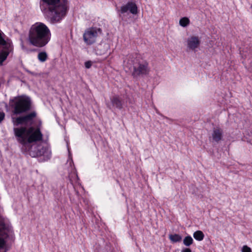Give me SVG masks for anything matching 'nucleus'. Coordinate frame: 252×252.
Wrapping results in <instances>:
<instances>
[{"instance_id": "1", "label": "nucleus", "mask_w": 252, "mask_h": 252, "mask_svg": "<svg viewBox=\"0 0 252 252\" xmlns=\"http://www.w3.org/2000/svg\"><path fill=\"white\" fill-rule=\"evenodd\" d=\"M39 7L42 13L52 23L60 22L66 15L69 4L68 0H40Z\"/></svg>"}, {"instance_id": "2", "label": "nucleus", "mask_w": 252, "mask_h": 252, "mask_svg": "<svg viewBox=\"0 0 252 252\" xmlns=\"http://www.w3.org/2000/svg\"><path fill=\"white\" fill-rule=\"evenodd\" d=\"M51 38V32L49 27L42 22H37L30 27L27 39L31 45L43 47L48 44Z\"/></svg>"}, {"instance_id": "3", "label": "nucleus", "mask_w": 252, "mask_h": 252, "mask_svg": "<svg viewBox=\"0 0 252 252\" xmlns=\"http://www.w3.org/2000/svg\"><path fill=\"white\" fill-rule=\"evenodd\" d=\"M13 131L17 141L23 145L42 139L43 135L40 129L33 126L29 128L22 126H15Z\"/></svg>"}, {"instance_id": "4", "label": "nucleus", "mask_w": 252, "mask_h": 252, "mask_svg": "<svg viewBox=\"0 0 252 252\" xmlns=\"http://www.w3.org/2000/svg\"><path fill=\"white\" fill-rule=\"evenodd\" d=\"M9 105L13 115L21 114L31 109L32 101L28 96H19L10 99Z\"/></svg>"}, {"instance_id": "5", "label": "nucleus", "mask_w": 252, "mask_h": 252, "mask_svg": "<svg viewBox=\"0 0 252 252\" xmlns=\"http://www.w3.org/2000/svg\"><path fill=\"white\" fill-rule=\"evenodd\" d=\"M13 50L11 40L0 30V65L6 60L9 54L13 53Z\"/></svg>"}, {"instance_id": "6", "label": "nucleus", "mask_w": 252, "mask_h": 252, "mask_svg": "<svg viewBox=\"0 0 252 252\" xmlns=\"http://www.w3.org/2000/svg\"><path fill=\"white\" fill-rule=\"evenodd\" d=\"M37 113L35 111L22 116L15 117H11L12 122L14 126H17L20 125H32L33 123V120L36 118Z\"/></svg>"}, {"instance_id": "7", "label": "nucleus", "mask_w": 252, "mask_h": 252, "mask_svg": "<svg viewBox=\"0 0 252 252\" xmlns=\"http://www.w3.org/2000/svg\"><path fill=\"white\" fill-rule=\"evenodd\" d=\"M101 30L95 27H91L86 29L83 34V39L87 45H92L96 40V38Z\"/></svg>"}, {"instance_id": "8", "label": "nucleus", "mask_w": 252, "mask_h": 252, "mask_svg": "<svg viewBox=\"0 0 252 252\" xmlns=\"http://www.w3.org/2000/svg\"><path fill=\"white\" fill-rule=\"evenodd\" d=\"M10 232V229L0 219V252H6L4 248L5 239L8 237Z\"/></svg>"}, {"instance_id": "9", "label": "nucleus", "mask_w": 252, "mask_h": 252, "mask_svg": "<svg viewBox=\"0 0 252 252\" xmlns=\"http://www.w3.org/2000/svg\"><path fill=\"white\" fill-rule=\"evenodd\" d=\"M133 69L135 73L146 74L149 71L148 63L146 61L138 58L134 62Z\"/></svg>"}, {"instance_id": "10", "label": "nucleus", "mask_w": 252, "mask_h": 252, "mask_svg": "<svg viewBox=\"0 0 252 252\" xmlns=\"http://www.w3.org/2000/svg\"><path fill=\"white\" fill-rule=\"evenodd\" d=\"M187 48L191 51H195L199 47L201 41L196 36H190L186 40Z\"/></svg>"}, {"instance_id": "11", "label": "nucleus", "mask_w": 252, "mask_h": 252, "mask_svg": "<svg viewBox=\"0 0 252 252\" xmlns=\"http://www.w3.org/2000/svg\"><path fill=\"white\" fill-rule=\"evenodd\" d=\"M129 11L133 15H136L138 13V8L136 4L131 1L128 2L126 4L122 5L120 8V12L122 14Z\"/></svg>"}, {"instance_id": "12", "label": "nucleus", "mask_w": 252, "mask_h": 252, "mask_svg": "<svg viewBox=\"0 0 252 252\" xmlns=\"http://www.w3.org/2000/svg\"><path fill=\"white\" fill-rule=\"evenodd\" d=\"M222 130L218 127L214 128L211 134V138L213 141L218 143L222 138Z\"/></svg>"}, {"instance_id": "13", "label": "nucleus", "mask_w": 252, "mask_h": 252, "mask_svg": "<svg viewBox=\"0 0 252 252\" xmlns=\"http://www.w3.org/2000/svg\"><path fill=\"white\" fill-rule=\"evenodd\" d=\"M111 102L113 106L121 109L123 107L122 101L118 95H113L110 98Z\"/></svg>"}, {"instance_id": "14", "label": "nucleus", "mask_w": 252, "mask_h": 252, "mask_svg": "<svg viewBox=\"0 0 252 252\" xmlns=\"http://www.w3.org/2000/svg\"><path fill=\"white\" fill-rule=\"evenodd\" d=\"M69 177L70 178V182L72 184L73 183H78V177L76 173V171L75 169H72V172L69 175Z\"/></svg>"}, {"instance_id": "15", "label": "nucleus", "mask_w": 252, "mask_h": 252, "mask_svg": "<svg viewBox=\"0 0 252 252\" xmlns=\"http://www.w3.org/2000/svg\"><path fill=\"white\" fill-rule=\"evenodd\" d=\"M51 154V152L47 147H43L41 149L38 150L36 153V155L37 156H46L48 157Z\"/></svg>"}, {"instance_id": "16", "label": "nucleus", "mask_w": 252, "mask_h": 252, "mask_svg": "<svg viewBox=\"0 0 252 252\" xmlns=\"http://www.w3.org/2000/svg\"><path fill=\"white\" fill-rule=\"evenodd\" d=\"M193 236L196 240L198 241H202L204 238L203 233L200 230L194 232L193 234Z\"/></svg>"}, {"instance_id": "17", "label": "nucleus", "mask_w": 252, "mask_h": 252, "mask_svg": "<svg viewBox=\"0 0 252 252\" xmlns=\"http://www.w3.org/2000/svg\"><path fill=\"white\" fill-rule=\"evenodd\" d=\"M169 239L173 243L179 242L182 240V237L179 234H175L169 235Z\"/></svg>"}, {"instance_id": "18", "label": "nucleus", "mask_w": 252, "mask_h": 252, "mask_svg": "<svg viewBox=\"0 0 252 252\" xmlns=\"http://www.w3.org/2000/svg\"><path fill=\"white\" fill-rule=\"evenodd\" d=\"M193 240L190 236H187L183 240V244L187 247H189L192 244Z\"/></svg>"}, {"instance_id": "19", "label": "nucleus", "mask_w": 252, "mask_h": 252, "mask_svg": "<svg viewBox=\"0 0 252 252\" xmlns=\"http://www.w3.org/2000/svg\"><path fill=\"white\" fill-rule=\"evenodd\" d=\"M190 23L189 19L187 17L182 18L179 20V25L182 27H186L188 26Z\"/></svg>"}, {"instance_id": "20", "label": "nucleus", "mask_w": 252, "mask_h": 252, "mask_svg": "<svg viewBox=\"0 0 252 252\" xmlns=\"http://www.w3.org/2000/svg\"><path fill=\"white\" fill-rule=\"evenodd\" d=\"M38 59L41 62H44L47 59V54L45 52H41L38 53Z\"/></svg>"}, {"instance_id": "21", "label": "nucleus", "mask_w": 252, "mask_h": 252, "mask_svg": "<svg viewBox=\"0 0 252 252\" xmlns=\"http://www.w3.org/2000/svg\"><path fill=\"white\" fill-rule=\"evenodd\" d=\"M242 252H252V250L250 247L245 245L242 247Z\"/></svg>"}, {"instance_id": "22", "label": "nucleus", "mask_w": 252, "mask_h": 252, "mask_svg": "<svg viewBox=\"0 0 252 252\" xmlns=\"http://www.w3.org/2000/svg\"><path fill=\"white\" fill-rule=\"evenodd\" d=\"M92 65V63L91 61L86 62L85 63V66L86 68H90Z\"/></svg>"}, {"instance_id": "23", "label": "nucleus", "mask_w": 252, "mask_h": 252, "mask_svg": "<svg viewBox=\"0 0 252 252\" xmlns=\"http://www.w3.org/2000/svg\"><path fill=\"white\" fill-rule=\"evenodd\" d=\"M5 117V114L2 111H0V123L3 121Z\"/></svg>"}, {"instance_id": "24", "label": "nucleus", "mask_w": 252, "mask_h": 252, "mask_svg": "<svg viewBox=\"0 0 252 252\" xmlns=\"http://www.w3.org/2000/svg\"><path fill=\"white\" fill-rule=\"evenodd\" d=\"M181 252H191V251L189 248H184L182 250Z\"/></svg>"}, {"instance_id": "25", "label": "nucleus", "mask_w": 252, "mask_h": 252, "mask_svg": "<svg viewBox=\"0 0 252 252\" xmlns=\"http://www.w3.org/2000/svg\"><path fill=\"white\" fill-rule=\"evenodd\" d=\"M69 163V164L70 165V166H72V164H73V161H72V160L71 159L70 160L68 161Z\"/></svg>"}, {"instance_id": "26", "label": "nucleus", "mask_w": 252, "mask_h": 252, "mask_svg": "<svg viewBox=\"0 0 252 252\" xmlns=\"http://www.w3.org/2000/svg\"><path fill=\"white\" fill-rule=\"evenodd\" d=\"M5 108L6 109V110L8 111V105H7V103L5 104Z\"/></svg>"}]
</instances>
